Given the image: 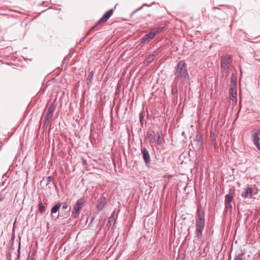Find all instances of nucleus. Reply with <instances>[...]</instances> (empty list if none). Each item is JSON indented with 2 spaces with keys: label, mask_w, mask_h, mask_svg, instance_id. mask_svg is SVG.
Segmentation results:
<instances>
[{
  "label": "nucleus",
  "mask_w": 260,
  "mask_h": 260,
  "mask_svg": "<svg viewBox=\"0 0 260 260\" xmlns=\"http://www.w3.org/2000/svg\"><path fill=\"white\" fill-rule=\"evenodd\" d=\"M172 93H175V91H174V89H172Z\"/></svg>",
  "instance_id": "33"
},
{
  "label": "nucleus",
  "mask_w": 260,
  "mask_h": 260,
  "mask_svg": "<svg viewBox=\"0 0 260 260\" xmlns=\"http://www.w3.org/2000/svg\"><path fill=\"white\" fill-rule=\"evenodd\" d=\"M85 202V200L84 198H80L76 202L72 211V216L74 218H76L79 215L80 211L82 208Z\"/></svg>",
  "instance_id": "4"
},
{
  "label": "nucleus",
  "mask_w": 260,
  "mask_h": 260,
  "mask_svg": "<svg viewBox=\"0 0 260 260\" xmlns=\"http://www.w3.org/2000/svg\"><path fill=\"white\" fill-rule=\"evenodd\" d=\"M115 223V220L114 219L113 216H111L109 217L108 222L107 223V225L110 228L112 225L114 224Z\"/></svg>",
  "instance_id": "19"
},
{
  "label": "nucleus",
  "mask_w": 260,
  "mask_h": 260,
  "mask_svg": "<svg viewBox=\"0 0 260 260\" xmlns=\"http://www.w3.org/2000/svg\"><path fill=\"white\" fill-rule=\"evenodd\" d=\"M232 58L230 55L223 56L221 60V67L226 74L229 73L230 66L232 63Z\"/></svg>",
  "instance_id": "3"
},
{
  "label": "nucleus",
  "mask_w": 260,
  "mask_h": 260,
  "mask_svg": "<svg viewBox=\"0 0 260 260\" xmlns=\"http://www.w3.org/2000/svg\"><path fill=\"white\" fill-rule=\"evenodd\" d=\"M82 162L83 165L86 164V161L84 159H82Z\"/></svg>",
  "instance_id": "31"
},
{
  "label": "nucleus",
  "mask_w": 260,
  "mask_h": 260,
  "mask_svg": "<svg viewBox=\"0 0 260 260\" xmlns=\"http://www.w3.org/2000/svg\"><path fill=\"white\" fill-rule=\"evenodd\" d=\"M93 75V73L92 71L91 72L89 73V74L88 75V78L87 79V82L88 84H89V82H90V81L92 79Z\"/></svg>",
  "instance_id": "22"
},
{
  "label": "nucleus",
  "mask_w": 260,
  "mask_h": 260,
  "mask_svg": "<svg viewBox=\"0 0 260 260\" xmlns=\"http://www.w3.org/2000/svg\"><path fill=\"white\" fill-rule=\"evenodd\" d=\"M197 146L198 149H203V142L202 140H197Z\"/></svg>",
  "instance_id": "20"
},
{
  "label": "nucleus",
  "mask_w": 260,
  "mask_h": 260,
  "mask_svg": "<svg viewBox=\"0 0 260 260\" xmlns=\"http://www.w3.org/2000/svg\"><path fill=\"white\" fill-rule=\"evenodd\" d=\"M46 180L47 181V184H48L53 180V177L52 176H48L46 178Z\"/></svg>",
  "instance_id": "26"
},
{
  "label": "nucleus",
  "mask_w": 260,
  "mask_h": 260,
  "mask_svg": "<svg viewBox=\"0 0 260 260\" xmlns=\"http://www.w3.org/2000/svg\"><path fill=\"white\" fill-rule=\"evenodd\" d=\"M260 135V130H258L253 136V142L254 145L260 150V144L259 143V136Z\"/></svg>",
  "instance_id": "11"
},
{
  "label": "nucleus",
  "mask_w": 260,
  "mask_h": 260,
  "mask_svg": "<svg viewBox=\"0 0 260 260\" xmlns=\"http://www.w3.org/2000/svg\"><path fill=\"white\" fill-rule=\"evenodd\" d=\"M113 12V9H111L109 10V11H108L106 13H105V14L103 16V17L96 22L95 25L92 27V29H94L98 25L106 22L108 20V19L111 17V16L112 15Z\"/></svg>",
  "instance_id": "5"
},
{
  "label": "nucleus",
  "mask_w": 260,
  "mask_h": 260,
  "mask_svg": "<svg viewBox=\"0 0 260 260\" xmlns=\"http://www.w3.org/2000/svg\"><path fill=\"white\" fill-rule=\"evenodd\" d=\"M197 140H202V136L200 134H197V136H196V141L197 142Z\"/></svg>",
  "instance_id": "28"
},
{
  "label": "nucleus",
  "mask_w": 260,
  "mask_h": 260,
  "mask_svg": "<svg viewBox=\"0 0 260 260\" xmlns=\"http://www.w3.org/2000/svg\"><path fill=\"white\" fill-rule=\"evenodd\" d=\"M27 260H32V258H30L29 257H28L27 259Z\"/></svg>",
  "instance_id": "32"
},
{
  "label": "nucleus",
  "mask_w": 260,
  "mask_h": 260,
  "mask_svg": "<svg viewBox=\"0 0 260 260\" xmlns=\"http://www.w3.org/2000/svg\"><path fill=\"white\" fill-rule=\"evenodd\" d=\"M139 117H140V121L141 124H143V120L144 119V116H143V114L142 113H140Z\"/></svg>",
  "instance_id": "27"
},
{
  "label": "nucleus",
  "mask_w": 260,
  "mask_h": 260,
  "mask_svg": "<svg viewBox=\"0 0 260 260\" xmlns=\"http://www.w3.org/2000/svg\"><path fill=\"white\" fill-rule=\"evenodd\" d=\"M113 12V9H111L109 10V11H108L106 13H105V14L103 16V17L96 22L95 25L92 27V29H94L98 25L106 22L108 20V19L111 17V16L112 15Z\"/></svg>",
  "instance_id": "6"
},
{
  "label": "nucleus",
  "mask_w": 260,
  "mask_h": 260,
  "mask_svg": "<svg viewBox=\"0 0 260 260\" xmlns=\"http://www.w3.org/2000/svg\"><path fill=\"white\" fill-rule=\"evenodd\" d=\"M62 209H64V210L68 209L67 211L68 213H69L71 211V208H69L68 204L66 202H64L63 203Z\"/></svg>",
  "instance_id": "21"
},
{
  "label": "nucleus",
  "mask_w": 260,
  "mask_h": 260,
  "mask_svg": "<svg viewBox=\"0 0 260 260\" xmlns=\"http://www.w3.org/2000/svg\"><path fill=\"white\" fill-rule=\"evenodd\" d=\"M233 195L232 194H228L225 197V207L226 210H231L232 208V202L233 199Z\"/></svg>",
  "instance_id": "8"
},
{
  "label": "nucleus",
  "mask_w": 260,
  "mask_h": 260,
  "mask_svg": "<svg viewBox=\"0 0 260 260\" xmlns=\"http://www.w3.org/2000/svg\"><path fill=\"white\" fill-rule=\"evenodd\" d=\"M156 141H157V144L158 145H161L162 144V140H161L160 136L158 135V137H157Z\"/></svg>",
  "instance_id": "25"
},
{
  "label": "nucleus",
  "mask_w": 260,
  "mask_h": 260,
  "mask_svg": "<svg viewBox=\"0 0 260 260\" xmlns=\"http://www.w3.org/2000/svg\"><path fill=\"white\" fill-rule=\"evenodd\" d=\"M141 152L143 154V157L146 165L149 164L150 162V158L149 152L146 148H143L141 149Z\"/></svg>",
  "instance_id": "10"
},
{
  "label": "nucleus",
  "mask_w": 260,
  "mask_h": 260,
  "mask_svg": "<svg viewBox=\"0 0 260 260\" xmlns=\"http://www.w3.org/2000/svg\"><path fill=\"white\" fill-rule=\"evenodd\" d=\"M175 80L182 82H188L189 75L187 70L186 64L183 60L178 62L174 70Z\"/></svg>",
  "instance_id": "1"
},
{
  "label": "nucleus",
  "mask_w": 260,
  "mask_h": 260,
  "mask_svg": "<svg viewBox=\"0 0 260 260\" xmlns=\"http://www.w3.org/2000/svg\"><path fill=\"white\" fill-rule=\"evenodd\" d=\"M172 93H175V91H174V89H172Z\"/></svg>",
  "instance_id": "34"
},
{
  "label": "nucleus",
  "mask_w": 260,
  "mask_h": 260,
  "mask_svg": "<svg viewBox=\"0 0 260 260\" xmlns=\"http://www.w3.org/2000/svg\"><path fill=\"white\" fill-rule=\"evenodd\" d=\"M106 204V198L105 197H102L98 205H97V209L99 211H101L103 210V209L104 208L105 205Z\"/></svg>",
  "instance_id": "13"
},
{
  "label": "nucleus",
  "mask_w": 260,
  "mask_h": 260,
  "mask_svg": "<svg viewBox=\"0 0 260 260\" xmlns=\"http://www.w3.org/2000/svg\"><path fill=\"white\" fill-rule=\"evenodd\" d=\"M230 93L232 96V99L233 101L234 100V99L236 100L237 99H236V96H237V88H236V87L231 86L230 89Z\"/></svg>",
  "instance_id": "14"
},
{
  "label": "nucleus",
  "mask_w": 260,
  "mask_h": 260,
  "mask_svg": "<svg viewBox=\"0 0 260 260\" xmlns=\"http://www.w3.org/2000/svg\"><path fill=\"white\" fill-rule=\"evenodd\" d=\"M55 108V106L53 104H52L49 107L45 117V123L49 122L50 119L52 117Z\"/></svg>",
  "instance_id": "7"
},
{
  "label": "nucleus",
  "mask_w": 260,
  "mask_h": 260,
  "mask_svg": "<svg viewBox=\"0 0 260 260\" xmlns=\"http://www.w3.org/2000/svg\"><path fill=\"white\" fill-rule=\"evenodd\" d=\"M147 137L150 140V141H152L154 138L153 134L150 133H147Z\"/></svg>",
  "instance_id": "24"
},
{
  "label": "nucleus",
  "mask_w": 260,
  "mask_h": 260,
  "mask_svg": "<svg viewBox=\"0 0 260 260\" xmlns=\"http://www.w3.org/2000/svg\"><path fill=\"white\" fill-rule=\"evenodd\" d=\"M176 260H184L183 257L179 256L177 258Z\"/></svg>",
  "instance_id": "30"
},
{
  "label": "nucleus",
  "mask_w": 260,
  "mask_h": 260,
  "mask_svg": "<svg viewBox=\"0 0 260 260\" xmlns=\"http://www.w3.org/2000/svg\"><path fill=\"white\" fill-rule=\"evenodd\" d=\"M253 189L251 187H247L243 191L241 196L244 198H251Z\"/></svg>",
  "instance_id": "12"
},
{
  "label": "nucleus",
  "mask_w": 260,
  "mask_h": 260,
  "mask_svg": "<svg viewBox=\"0 0 260 260\" xmlns=\"http://www.w3.org/2000/svg\"><path fill=\"white\" fill-rule=\"evenodd\" d=\"M198 219L196 224V234L197 237L200 239L202 237V232L205 227V216L204 212L201 209H198L197 211Z\"/></svg>",
  "instance_id": "2"
},
{
  "label": "nucleus",
  "mask_w": 260,
  "mask_h": 260,
  "mask_svg": "<svg viewBox=\"0 0 260 260\" xmlns=\"http://www.w3.org/2000/svg\"><path fill=\"white\" fill-rule=\"evenodd\" d=\"M231 84L232 85L231 86L236 87V79L233 76L231 79Z\"/></svg>",
  "instance_id": "23"
},
{
  "label": "nucleus",
  "mask_w": 260,
  "mask_h": 260,
  "mask_svg": "<svg viewBox=\"0 0 260 260\" xmlns=\"http://www.w3.org/2000/svg\"><path fill=\"white\" fill-rule=\"evenodd\" d=\"M148 6L147 4H143V5L141 7H140V8H138V9H137L136 10V11H139V10H141V9L142 8V7H144V6Z\"/></svg>",
  "instance_id": "29"
},
{
  "label": "nucleus",
  "mask_w": 260,
  "mask_h": 260,
  "mask_svg": "<svg viewBox=\"0 0 260 260\" xmlns=\"http://www.w3.org/2000/svg\"><path fill=\"white\" fill-rule=\"evenodd\" d=\"M244 253L241 252L236 255L234 260H244Z\"/></svg>",
  "instance_id": "17"
},
{
  "label": "nucleus",
  "mask_w": 260,
  "mask_h": 260,
  "mask_svg": "<svg viewBox=\"0 0 260 260\" xmlns=\"http://www.w3.org/2000/svg\"><path fill=\"white\" fill-rule=\"evenodd\" d=\"M45 206H44L42 204V203L40 201L39 204V210L40 211V212L41 213H43L45 212Z\"/></svg>",
  "instance_id": "18"
},
{
  "label": "nucleus",
  "mask_w": 260,
  "mask_h": 260,
  "mask_svg": "<svg viewBox=\"0 0 260 260\" xmlns=\"http://www.w3.org/2000/svg\"><path fill=\"white\" fill-rule=\"evenodd\" d=\"M154 54H150L148 55L145 60V63L146 62L147 64L151 63L154 60Z\"/></svg>",
  "instance_id": "16"
},
{
  "label": "nucleus",
  "mask_w": 260,
  "mask_h": 260,
  "mask_svg": "<svg viewBox=\"0 0 260 260\" xmlns=\"http://www.w3.org/2000/svg\"><path fill=\"white\" fill-rule=\"evenodd\" d=\"M61 207V203H57L55 205H54L51 210V214L56 213L59 209Z\"/></svg>",
  "instance_id": "15"
},
{
  "label": "nucleus",
  "mask_w": 260,
  "mask_h": 260,
  "mask_svg": "<svg viewBox=\"0 0 260 260\" xmlns=\"http://www.w3.org/2000/svg\"><path fill=\"white\" fill-rule=\"evenodd\" d=\"M155 36V33L151 31L149 33L145 35L141 39V43H145L146 42H149L152 40Z\"/></svg>",
  "instance_id": "9"
}]
</instances>
